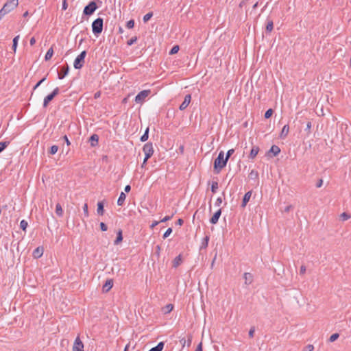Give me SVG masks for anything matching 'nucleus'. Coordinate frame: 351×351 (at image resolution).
I'll return each mask as SVG.
<instances>
[{"instance_id": "obj_1", "label": "nucleus", "mask_w": 351, "mask_h": 351, "mask_svg": "<svg viewBox=\"0 0 351 351\" xmlns=\"http://www.w3.org/2000/svg\"><path fill=\"white\" fill-rule=\"evenodd\" d=\"M226 164L227 161L224 157V152L221 151L217 158L215 160L214 169L217 173H219L223 167H226Z\"/></svg>"}, {"instance_id": "obj_2", "label": "nucleus", "mask_w": 351, "mask_h": 351, "mask_svg": "<svg viewBox=\"0 0 351 351\" xmlns=\"http://www.w3.org/2000/svg\"><path fill=\"white\" fill-rule=\"evenodd\" d=\"M103 19L97 18L92 23V30L94 34L98 35L101 33L103 30Z\"/></svg>"}, {"instance_id": "obj_3", "label": "nucleus", "mask_w": 351, "mask_h": 351, "mask_svg": "<svg viewBox=\"0 0 351 351\" xmlns=\"http://www.w3.org/2000/svg\"><path fill=\"white\" fill-rule=\"evenodd\" d=\"M86 56V51H83L81 53L77 56V58L74 60L73 66L75 69H81L85 62L84 59Z\"/></svg>"}, {"instance_id": "obj_4", "label": "nucleus", "mask_w": 351, "mask_h": 351, "mask_svg": "<svg viewBox=\"0 0 351 351\" xmlns=\"http://www.w3.org/2000/svg\"><path fill=\"white\" fill-rule=\"evenodd\" d=\"M151 93L150 90H144L141 91L135 97V102L136 104H143L145 99L149 96Z\"/></svg>"}, {"instance_id": "obj_5", "label": "nucleus", "mask_w": 351, "mask_h": 351, "mask_svg": "<svg viewBox=\"0 0 351 351\" xmlns=\"http://www.w3.org/2000/svg\"><path fill=\"white\" fill-rule=\"evenodd\" d=\"M143 151L145 154V160H147L154 154V148L152 143H147L144 145Z\"/></svg>"}, {"instance_id": "obj_6", "label": "nucleus", "mask_w": 351, "mask_h": 351, "mask_svg": "<svg viewBox=\"0 0 351 351\" xmlns=\"http://www.w3.org/2000/svg\"><path fill=\"white\" fill-rule=\"evenodd\" d=\"M97 6L95 1H90L84 9V14L90 16L97 10Z\"/></svg>"}, {"instance_id": "obj_7", "label": "nucleus", "mask_w": 351, "mask_h": 351, "mask_svg": "<svg viewBox=\"0 0 351 351\" xmlns=\"http://www.w3.org/2000/svg\"><path fill=\"white\" fill-rule=\"evenodd\" d=\"M59 88L56 87L51 93L44 98L43 107L46 108L49 103L59 93Z\"/></svg>"}, {"instance_id": "obj_8", "label": "nucleus", "mask_w": 351, "mask_h": 351, "mask_svg": "<svg viewBox=\"0 0 351 351\" xmlns=\"http://www.w3.org/2000/svg\"><path fill=\"white\" fill-rule=\"evenodd\" d=\"M18 0H10L5 3L2 8L9 13L18 5Z\"/></svg>"}, {"instance_id": "obj_9", "label": "nucleus", "mask_w": 351, "mask_h": 351, "mask_svg": "<svg viewBox=\"0 0 351 351\" xmlns=\"http://www.w3.org/2000/svg\"><path fill=\"white\" fill-rule=\"evenodd\" d=\"M73 351H84V343L79 337H77L74 341Z\"/></svg>"}, {"instance_id": "obj_10", "label": "nucleus", "mask_w": 351, "mask_h": 351, "mask_svg": "<svg viewBox=\"0 0 351 351\" xmlns=\"http://www.w3.org/2000/svg\"><path fill=\"white\" fill-rule=\"evenodd\" d=\"M191 100V95L188 94L184 97L183 102L180 104L179 109L180 110H185L189 105Z\"/></svg>"}, {"instance_id": "obj_11", "label": "nucleus", "mask_w": 351, "mask_h": 351, "mask_svg": "<svg viewBox=\"0 0 351 351\" xmlns=\"http://www.w3.org/2000/svg\"><path fill=\"white\" fill-rule=\"evenodd\" d=\"M187 340L185 339V338H182L180 340V342L182 345V347H184L186 345L189 347L191 344V342H192V335H189L188 337H187Z\"/></svg>"}, {"instance_id": "obj_12", "label": "nucleus", "mask_w": 351, "mask_h": 351, "mask_svg": "<svg viewBox=\"0 0 351 351\" xmlns=\"http://www.w3.org/2000/svg\"><path fill=\"white\" fill-rule=\"evenodd\" d=\"M69 70V68L68 65L62 67L60 72L58 73V78L60 80L63 79L68 74Z\"/></svg>"}, {"instance_id": "obj_13", "label": "nucleus", "mask_w": 351, "mask_h": 351, "mask_svg": "<svg viewBox=\"0 0 351 351\" xmlns=\"http://www.w3.org/2000/svg\"><path fill=\"white\" fill-rule=\"evenodd\" d=\"M221 210H218L213 215V217L210 218V222L212 223V224H215L217 223L218 220H219V218L221 215Z\"/></svg>"}, {"instance_id": "obj_14", "label": "nucleus", "mask_w": 351, "mask_h": 351, "mask_svg": "<svg viewBox=\"0 0 351 351\" xmlns=\"http://www.w3.org/2000/svg\"><path fill=\"white\" fill-rule=\"evenodd\" d=\"M112 280H106V283L103 285L102 289L104 292H108L112 287Z\"/></svg>"}, {"instance_id": "obj_15", "label": "nucleus", "mask_w": 351, "mask_h": 351, "mask_svg": "<svg viewBox=\"0 0 351 351\" xmlns=\"http://www.w3.org/2000/svg\"><path fill=\"white\" fill-rule=\"evenodd\" d=\"M289 125H284V127L282 128V131L280 132V138H282V139L285 138L289 134Z\"/></svg>"}, {"instance_id": "obj_16", "label": "nucleus", "mask_w": 351, "mask_h": 351, "mask_svg": "<svg viewBox=\"0 0 351 351\" xmlns=\"http://www.w3.org/2000/svg\"><path fill=\"white\" fill-rule=\"evenodd\" d=\"M43 248L42 247H38L33 252V256L36 258H40L43 254Z\"/></svg>"}, {"instance_id": "obj_17", "label": "nucleus", "mask_w": 351, "mask_h": 351, "mask_svg": "<svg viewBox=\"0 0 351 351\" xmlns=\"http://www.w3.org/2000/svg\"><path fill=\"white\" fill-rule=\"evenodd\" d=\"M251 195H252V191H248L244 195L242 204H241L242 207H245L246 206L247 203L249 202V200L251 197Z\"/></svg>"}, {"instance_id": "obj_18", "label": "nucleus", "mask_w": 351, "mask_h": 351, "mask_svg": "<svg viewBox=\"0 0 351 351\" xmlns=\"http://www.w3.org/2000/svg\"><path fill=\"white\" fill-rule=\"evenodd\" d=\"M126 195L123 192H121L117 200V204L119 206H123L125 200Z\"/></svg>"}, {"instance_id": "obj_19", "label": "nucleus", "mask_w": 351, "mask_h": 351, "mask_svg": "<svg viewBox=\"0 0 351 351\" xmlns=\"http://www.w3.org/2000/svg\"><path fill=\"white\" fill-rule=\"evenodd\" d=\"M258 151H259V148L258 147H256V146L253 147L251 149L249 157L250 158H254L256 156V155L258 154Z\"/></svg>"}, {"instance_id": "obj_20", "label": "nucleus", "mask_w": 351, "mask_h": 351, "mask_svg": "<svg viewBox=\"0 0 351 351\" xmlns=\"http://www.w3.org/2000/svg\"><path fill=\"white\" fill-rule=\"evenodd\" d=\"M97 213L99 215H103L104 213V204L102 202H99L97 203Z\"/></svg>"}, {"instance_id": "obj_21", "label": "nucleus", "mask_w": 351, "mask_h": 351, "mask_svg": "<svg viewBox=\"0 0 351 351\" xmlns=\"http://www.w3.org/2000/svg\"><path fill=\"white\" fill-rule=\"evenodd\" d=\"M244 279H245V283L246 285H250L252 282V276L250 273H245L244 274Z\"/></svg>"}, {"instance_id": "obj_22", "label": "nucleus", "mask_w": 351, "mask_h": 351, "mask_svg": "<svg viewBox=\"0 0 351 351\" xmlns=\"http://www.w3.org/2000/svg\"><path fill=\"white\" fill-rule=\"evenodd\" d=\"M123 240V236H122V231L121 230H119L117 232V236L116 239L114 241V245H118Z\"/></svg>"}, {"instance_id": "obj_23", "label": "nucleus", "mask_w": 351, "mask_h": 351, "mask_svg": "<svg viewBox=\"0 0 351 351\" xmlns=\"http://www.w3.org/2000/svg\"><path fill=\"white\" fill-rule=\"evenodd\" d=\"M56 213L58 217H62L63 210L61 205L58 203L56 206Z\"/></svg>"}, {"instance_id": "obj_24", "label": "nucleus", "mask_w": 351, "mask_h": 351, "mask_svg": "<svg viewBox=\"0 0 351 351\" xmlns=\"http://www.w3.org/2000/svg\"><path fill=\"white\" fill-rule=\"evenodd\" d=\"M164 348V343L160 342L158 345L152 348H151L149 351H162Z\"/></svg>"}, {"instance_id": "obj_25", "label": "nucleus", "mask_w": 351, "mask_h": 351, "mask_svg": "<svg viewBox=\"0 0 351 351\" xmlns=\"http://www.w3.org/2000/svg\"><path fill=\"white\" fill-rule=\"evenodd\" d=\"M53 47H50L47 52L45 54V60L46 61L50 60L51 58V57L53 56Z\"/></svg>"}, {"instance_id": "obj_26", "label": "nucleus", "mask_w": 351, "mask_h": 351, "mask_svg": "<svg viewBox=\"0 0 351 351\" xmlns=\"http://www.w3.org/2000/svg\"><path fill=\"white\" fill-rule=\"evenodd\" d=\"M173 308V306L171 304L166 305L163 308L162 311L165 314L169 313Z\"/></svg>"}, {"instance_id": "obj_27", "label": "nucleus", "mask_w": 351, "mask_h": 351, "mask_svg": "<svg viewBox=\"0 0 351 351\" xmlns=\"http://www.w3.org/2000/svg\"><path fill=\"white\" fill-rule=\"evenodd\" d=\"M181 263H182V258H181V256L179 255L174 258V260L173 261V266L174 267H177L178 265H180Z\"/></svg>"}, {"instance_id": "obj_28", "label": "nucleus", "mask_w": 351, "mask_h": 351, "mask_svg": "<svg viewBox=\"0 0 351 351\" xmlns=\"http://www.w3.org/2000/svg\"><path fill=\"white\" fill-rule=\"evenodd\" d=\"M274 29V23L271 20H267L266 25V31L271 32Z\"/></svg>"}, {"instance_id": "obj_29", "label": "nucleus", "mask_w": 351, "mask_h": 351, "mask_svg": "<svg viewBox=\"0 0 351 351\" xmlns=\"http://www.w3.org/2000/svg\"><path fill=\"white\" fill-rule=\"evenodd\" d=\"M19 38H20V36L18 35V36H15L13 39V44H12V48L14 53L16 52V50L17 48V45H18V41L19 40Z\"/></svg>"}, {"instance_id": "obj_30", "label": "nucleus", "mask_w": 351, "mask_h": 351, "mask_svg": "<svg viewBox=\"0 0 351 351\" xmlns=\"http://www.w3.org/2000/svg\"><path fill=\"white\" fill-rule=\"evenodd\" d=\"M269 152L273 153L274 156H276L280 153V149L277 145H272Z\"/></svg>"}, {"instance_id": "obj_31", "label": "nucleus", "mask_w": 351, "mask_h": 351, "mask_svg": "<svg viewBox=\"0 0 351 351\" xmlns=\"http://www.w3.org/2000/svg\"><path fill=\"white\" fill-rule=\"evenodd\" d=\"M98 139L99 137L97 134H93L90 138V141H91V145L95 146L97 143Z\"/></svg>"}, {"instance_id": "obj_32", "label": "nucleus", "mask_w": 351, "mask_h": 351, "mask_svg": "<svg viewBox=\"0 0 351 351\" xmlns=\"http://www.w3.org/2000/svg\"><path fill=\"white\" fill-rule=\"evenodd\" d=\"M208 241H209V237L208 236H206L202 242V245H201V248H206L207 246H208Z\"/></svg>"}, {"instance_id": "obj_33", "label": "nucleus", "mask_w": 351, "mask_h": 351, "mask_svg": "<svg viewBox=\"0 0 351 351\" xmlns=\"http://www.w3.org/2000/svg\"><path fill=\"white\" fill-rule=\"evenodd\" d=\"M351 215L347 213H343L340 215V218L342 221H346L350 219Z\"/></svg>"}, {"instance_id": "obj_34", "label": "nucleus", "mask_w": 351, "mask_h": 351, "mask_svg": "<svg viewBox=\"0 0 351 351\" xmlns=\"http://www.w3.org/2000/svg\"><path fill=\"white\" fill-rule=\"evenodd\" d=\"M9 144V141L0 142V153L3 151Z\"/></svg>"}, {"instance_id": "obj_35", "label": "nucleus", "mask_w": 351, "mask_h": 351, "mask_svg": "<svg viewBox=\"0 0 351 351\" xmlns=\"http://www.w3.org/2000/svg\"><path fill=\"white\" fill-rule=\"evenodd\" d=\"M148 134H149V128H147L145 132V133L141 137V141L142 142H145L148 139Z\"/></svg>"}, {"instance_id": "obj_36", "label": "nucleus", "mask_w": 351, "mask_h": 351, "mask_svg": "<svg viewBox=\"0 0 351 351\" xmlns=\"http://www.w3.org/2000/svg\"><path fill=\"white\" fill-rule=\"evenodd\" d=\"M258 176V173L257 171L254 170H252L249 173V178L251 179H256Z\"/></svg>"}, {"instance_id": "obj_37", "label": "nucleus", "mask_w": 351, "mask_h": 351, "mask_svg": "<svg viewBox=\"0 0 351 351\" xmlns=\"http://www.w3.org/2000/svg\"><path fill=\"white\" fill-rule=\"evenodd\" d=\"M27 226H28L27 222L25 220H24V219H23V220H22V221H21V223H20V228H21L23 230H24V231H25V230H26V228H27Z\"/></svg>"}, {"instance_id": "obj_38", "label": "nucleus", "mask_w": 351, "mask_h": 351, "mask_svg": "<svg viewBox=\"0 0 351 351\" xmlns=\"http://www.w3.org/2000/svg\"><path fill=\"white\" fill-rule=\"evenodd\" d=\"M178 51H179V46L175 45L172 47V49L169 51V54H171V55L176 54L178 52Z\"/></svg>"}, {"instance_id": "obj_39", "label": "nucleus", "mask_w": 351, "mask_h": 351, "mask_svg": "<svg viewBox=\"0 0 351 351\" xmlns=\"http://www.w3.org/2000/svg\"><path fill=\"white\" fill-rule=\"evenodd\" d=\"M153 16L152 12H148L143 16V21L145 23L147 22Z\"/></svg>"}, {"instance_id": "obj_40", "label": "nucleus", "mask_w": 351, "mask_h": 351, "mask_svg": "<svg viewBox=\"0 0 351 351\" xmlns=\"http://www.w3.org/2000/svg\"><path fill=\"white\" fill-rule=\"evenodd\" d=\"M339 335L338 333H334L330 337L329 341L333 342V341H336L339 338Z\"/></svg>"}, {"instance_id": "obj_41", "label": "nucleus", "mask_w": 351, "mask_h": 351, "mask_svg": "<svg viewBox=\"0 0 351 351\" xmlns=\"http://www.w3.org/2000/svg\"><path fill=\"white\" fill-rule=\"evenodd\" d=\"M234 152V149H230L227 152L226 156H224L225 159L226 160L227 162H228V159L230 158V157L232 156V154H233Z\"/></svg>"}, {"instance_id": "obj_42", "label": "nucleus", "mask_w": 351, "mask_h": 351, "mask_svg": "<svg viewBox=\"0 0 351 351\" xmlns=\"http://www.w3.org/2000/svg\"><path fill=\"white\" fill-rule=\"evenodd\" d=\"M82 208H83V211H84L85 217H88L89 215L88 204L86 203H85L84 204Z\"/></svg>"}, {"instance_id": "obj_43", "label": "nucleus", "mask_w": 351, "mask_h": 351, "mask_svg": "<svg viewBox=\"0 0 351 351\" xmlns=\"http://www.w3.org/2000/svg\"><path fill=\"white\" fill-rule=\"evenodd\" d=\"M58 150V147L57 145H52L50 148L49 153L51 154H55Z\"/></svg>"}, {"instance_id": "obj_44", "label": "nucleus", "mask_w": 351, "mask_h": 351, "mask_svg": "<svg viewBox=\"0 0 351 351\" xmlns=\"http://www.w3.org/2000/svg\"><path fill=\"white\" fill-rule=\"evenodd\" d=\"M217 189H218V183L217 182H213L211 185L212 192L215 193Z\"/></svg>"}, {"instance_id": "obj_45", "label": "nucleus", "mask_w": 351, "mask_h": 351, "mask_svg": "<svg viewBox=\"0 0 351 351\" xmlns=\"http://www.w3.org/2000/svg\"><path fill=\"white\" fill-rule=\"evenodd\" d=\"M273 114V110L272 109H269L267 110L265 113V119H269L270 117H271Z\"/></svg>"}, {"instance_id": "obj_46", "label": "nucleus", "mask_w": 351, "mask_h": 351, "mask_svg": "<svg viewBox=\"0 0 351 351\" xmlns=\"http://www.w3.org/2000/svg\"><path fill=\"white\" fill-rule=\"evenodd\" d=\"M134 26V21L133 20H130L127 22L126 27L128 29H132Z\"/></svg>"}, {"instance_id": "obj_47", "label": "nucleus", "mask_w": 351, "mask_h": 351, "mask_svg": "<svg viewBox=\"0 0 351 351\" xmlns=\"http://www.w3.org/2000/svg\"><path fill=\"white\" fill-rule=\"evenodd\" d=\"M172 232V229L171 228H169L166 232L164 233L163 234V238L165 239L167 237H168L171 233Z\"/></svg>"}, {"instance_id": "obj_48", "label": "nucleus", "mask_w": 351, "mask_h": 351, "mask_svg": "<svg viewBox=\"0 0 351 351\" xmlns=\"http://www.w3.org/2000/svg\"><path fill=\"white\" fill-rule=\"evenodd\" d=\"M314 350V346L311 344L307 345L303 351H313Z\"/></svg>"}, {"instance_id": "obj_49", "label": "nucleus", "mask_w": 351, "mask_h": 351, "mask_svg": "<svg viewBox=\"0 0 351 351\" xmlns=\"http://www.w3.org/2000/svg\"><path fill=\"white\" fill-rule=\"evenodd\" d=\"M8 14L6 10H4L3 8L0 10V20H1L5 14Z\"/></svg>"}, {"instance_id": "obj_50", "label": "nucleus", "mask_w": 351, "mask_h": 351, "mask_svg": "<svg viewBox=\"0 0 351 351\" xmlns=\"http://www.w3.org/2000/svg\"><path fill=\"white\" fill-rule=\"evenodd\" d=\"M99 226L102 231L105 232L108 230L107 226L104 222H101Z\"/></svg>"}, {"instance_id": "obj_51", "label": "nucleus", "mask_w": 351, "mask_h": 351, "mask_svg": "<svg viewBox=\"0 0 351 351\" xmlns=\"http://www.w3.org/2000/svg\"><path fill=\"white\" fill-rule=\"evenodd\" d=\"M136 37H133L128 41L127 44L130 46L133 45L136 41Z\"/></svg>"}, {"instance_id": "obj_52", "label": "nucleus", "mask_w": 351, "mask_h": 351, "mask_svg": "<svg viewBox=\"0 0 351 351\" xmlns=\"http://www.w3.org/2000/svg\"><path fill=\"white\" fill-rule=\"evenodd\" d=\"M173 217V215L171 216H166L160 222H166L169 220H170L171 218Z\"/></svg>"}, {"instance_id": "obj_53", "label": "nucleus", "mask_w": 351, "mask_h": 351, "mask_svg": "<svg viewBox=\"0 0 351 351\" xmlns=\"http://www.w3.org/2000/svg\"><path fill=\"white\" fill-rule=\"evenodd\" d=\"M306 267L304 265H302L300 269V274H304L306 272Z\"/></svg>"}, {"instance_id": "obj_54", "label": "nucleus", "mask_w": 351, "mask_h": 351, "mask_svg": "<svg viewBox=\"0 0 351 351\" xmlns=\"http://www.w3.org/2000/svg\"><path fill=\"white\" fill-rule=\"evenodd\" d=\"M254 332H255L254 328H251L250 331H249V336H250V337L252 338V337H254Z\"/></svg>"}, {"instance_id": "obj_55", "label": "nucleus", "mask_w": 351, "mask_h": 351, "mask_svg": "<svg viewBox=\"0 0 351 351\" xmlns=\"http://www.w3.org/2000/svg\"><path fill=\"white\" fill-rule=\"evenodd\" d=\"M45 77L43 78L41 80H40L34 86V89L37 88L40 84L45 80Z\"/></svg>"}, {"instance_id": "obj_56", "label": "nucleus", "mask_w": 351, "mask_h": 351, "mask_svg": "<svg viewBox=\"0 0 351 351\" xmlns=\"http://www.w3.org/2000/svg\"><path fill=\"white\" fill-rule=\"evenodd\" d=\"M68 8V4L66 3V0H63L62 1V10H66Z\"/></svg>"}, {"instance_id": "obj_57", "label": "nucleus", "mask_w": 351, "mask_h": 351, "mask_svg": "<svg viewBox=\"0 0 351 351\" xmlns=\"http://www.w3.org/2000/svg\"><path fill=\"white\" fill-rule=\"evenodd\" d=\"M195 351H202V343L200 342L196 348Z\"/></svg>"}, {"instance_id": "obj_58", "label": "nucleus", "mask_w": 351, "mask_h": 351, "mask_svg": "<svg viewBox=\"0 0 351 351\" xmlns=\"http://www.w3.org/2000/svg\"><path fill=\"white\" fill-rule=\"evenodd\" d=\"M322 184H323V180H322V179H320V180L318 181V182L317 183L316 186H317V188H320V187L322 186Z\"/></svg>"}, {"instance_id": "obj_59", "label": "nucleus", "mask_w": 351, "mask_h": 351, "mask_svg": "<svg viewBox=\"0 0 351 351\" xmlns=\"http://www.w3.org/2000/svg\"><path fill=\"white\" fill-rule=\"evenodd\" d=\"M291 208H292V206H291V205L287 206H286V207L285 208L284 211H285V213H288V212H289V210L291 209Z\"/></svg>"}, {"instance_id": "obj_60", "label": "nucleus", "mask_w": 351, "mask_h": 351, "mask_svg": "<svg viewBox=\"0 0 351 351\" xmlns=\"http://www.w3.org/2000/svg\"><path fill=\"white\" fill-rule=\"evenodd\" d=\"M311 127H312L311 122H308L307 124H306V130L310 131Z\"/></svg>"}, {"instance_id": "obj_61", "label": "nucleus", "mask_w": 351, "mask_h": 351, "mask_svg": "<svg viewBox=\"0 0 351 351\" xmlns=\"http://www.w3.org/2000/svg\"><path fill=\"white\" fill-rule=\"evenodd\" d=\"M63 138H64V140L66 142V145H70L71 143H70L69 138H67V136H64Z\"/></svg>"}, {"instance_id": "obj_62", "label": "nucleus", "mask_w": 351, "mask_h": 351, "mask_svg": "<svg viewBox=\"0 0 351 351\" xmlns=\"http://www.w3.org/2000/svg\"><path fill=\"white\" fill-rule=\"evenodd\" d=\"M35 43H36V39L34 37H32L29 40V43L31 45H34L35 44Z\"/></svg>"}, {"instance_id": "obj_63", "label": "nucleus", "mask_w": 351, "mask_h": 351, "mask_svg": "<svg viewBox=\"0 0 351 351\" xmlns=\"http://www.w3.org/2000/svg\"><path fill=\"white\" fill-rule=\"evenodd\" d=\"M184 223V221L182 219H179L178 221H177V224L178 226H182Z\"/></svg>"}, {"instance_id": "obj_64", "label": "nucleus", "mask_w": 351, "mask_h": 351, "mask_svg": "<svg viewBox=\"0 0 351 351\" xmlns=\"http://www.w3.org/2000/svg\"><path fill=\"white\" fill-rule=\"evenodd\" d=\"M130 190H131V187H130V185H127V186H125V192L128 193V192H130Z\"/></svg>"}]
</instances>
